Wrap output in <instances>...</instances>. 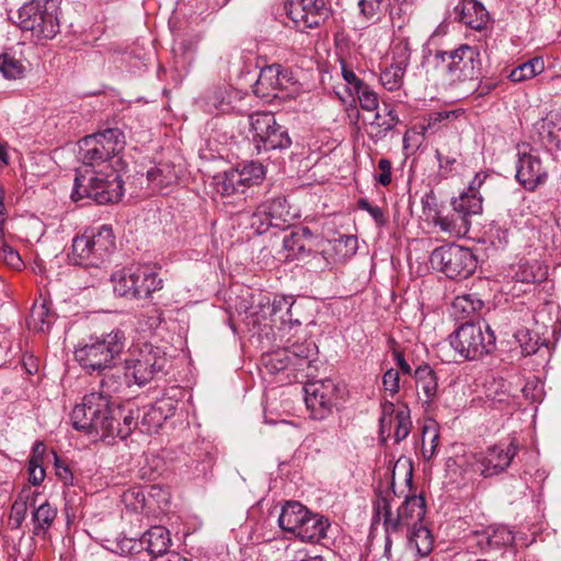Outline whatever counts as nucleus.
I'll return each mask as SVG.
<instances>
[{
	"label": "nucleus",
	"instance_id": "nucleus-1",
	"mask_svg": "<svg viewBox=\"0 0 561 561\" xmlns=\"http://www.w3.org/2000/svg\"><path fill=\"white\" fill-rule=\"evenodd\" d=\"M70 420L73 428L94 440L113 439L115 407L105 394H85L82 402L73 407Z\"/></svg>",
	"mask_w": 561,
	"mask_h": 561
},
{
	"label": "nucleus",
	"instance_id": "nucleus-2",
	"mask_svg": "<svg viewBox=\"0 0 561 561\" xmlns=\"http://www.w3.org/2000/svg\"><path fill=\"white\" fill-rule=\"evenodd\" d=\"M122 170L85 168L75 179L71 198L75 202L90 198L100 205L119 202L124 194Z\"/></svg>",
	"mask_w": 561,
	"mask_h": 561
},
{
	"label": "nucleus",
	"instance_id": "nucleus-3",
	"mask_svg": "<svg viewBox=\"0 0 561 561\" xmlns=\"http://www.w3.org/2000/svg\"><path fill=\"white\" fill-rule=\"evenodd\" d=\"M126 145L125 136L118 128L85 136L79 141L80 158L87 168L124 169L119 157Z\"/></svg>",
	"mask_w": 561,
	"mask_h": 561
},
{
	"label": "nucleus",
	"instance_id": "nucleus-4",
	"mask_svg": "<svg viewBox=\"0 0 561 561\" xmlns=\"http://www.w3.org/2000/svg\"><path fill=\"white\" fill-rule=\"evenodd\" d=\"M115 249V236L110 225L87 227L72 239L69 262L79 266H96Z\"/></svg>",
	"mask_w": 561,
	"mask_h": 561
},
{
	"label": "nucleus",
	"instance_id": "nucleus-5",
	"mask_svg": "<svg viewBox=\"0 0 561 561\" xmlns=\"http://www.w3.org/2000/svg\"><path fill=\"white\" fill-rule=\"evenodd\" d=\"M125 334L113 330L101 336H91L75 351V358L87 371H102L112 368L125 347Z\"/></svg>",
	"mask_w": 561,
	"mask_h": 561
},
{
	"label": "nucleus",
	"instance_id": "nucleus-6",
	"mask_svg": "<svg viewBox=\"0 0 561 561\" xmlns=\"http://www.w3.org/2000/svg\"><path fill=\"white\" fill-rule=\"evenodd\" d=\"M113 290L117 296L146 299L162 289L163 280L153 266L134 265L115 272L111 276Z\"/></svg>",
	"mask_w": 561,
	"mask_h": 561
},
{
	"label": "nucleus",
	"instance_id": "nucleus-7",
	"mask_svg": "<svg viewBox=\"0 0 561 561\" xmlns=\"http://www.w3.org/2000/svg\"><path fill=\"white\" fill-rule=\"evenodd\" d=\"M425 516V500L421 495L407 496L393 515L388 496L379 495L374 503V520L381 522L387 534L397 533L403 527L422 524Z\"/></svg>",
	"mask_w": 561,
	"mask_h": 561
},
{
	"label": "nucleus",
	"instance_id": "nucleus-8",
	"mask_svg": "<svg viewBox=\"0 0 561 561\" xmlns=\"http://www.w3.org/2000/svg\"><path fill=\"white\" fill-rule=\"evenodd\" d=\"M495 340L489 324L473 321H466L449 335L450 346L467 360H476L492 353Z\"/></svg>",
	"mask_w": 561,
	"mask_h": 561
},
{
	"label": "nucleus",
	"instance_id": "nucleus-9",
	"mask_svg": "<svg viewBox=\"0 0 561 561\" xmlns=\"http://www.w3.org/2000/svg\"><path fill=\"white\" fill-rule=\"evenodd\" d=\"M435 60L442 64L446 80L449 83L472 80L478 78L480 73V53L476 47L467 44L449 51H436Z\"/></svg>",
	"mask_w": 561,
	"mask_h": 561
},
{
	"label": "nucleus",
	"instance_id": "nucleus-10",
	"mask_svg": "<svg viewBox=\"0 0 561 561\" xmlns=\"http://www.w3.org/2000/svg\"><path fill=\"white\" fill-rule=\"evenodd\" d=\"M431 264L448 278H467L477 268V259L472 252L457 244H447L435 249L431 255Z\"/></svg>",
	"mask_w": 561,
	"mask_h": 561
},
{
	"label": "nucleus",
	"instance_id": "nucleus-11",
	"mask_svg": "<svg viewBox=\"0 0 561 561\" xmlns=\"http://www.w3.org/2000/svg\"><path fill=\"white\" fill-rule=\"evenodd\" d=\"M167 363L158 347L145 344L126 359V376H131L135 383L142 386L151 381Z\"/></svg>",
	"mask_w": 561,
	"mask_h": 561
},
{
	"label": "nucleus",
	"instance_id": "nucleus-12",
	"mask_svg": "<svg viewBox=\"0 0 561 561\" xmlns=\"http://www.w3.org/2000/svg\"><path fill=\"white\" fill-rule=\"evenodd\" d=\"M305 403L316 420H322L331 412L337 397V386L332 379L310 380L302 387Z\"/></svg>",
	"mask_w": 561,
	"mask_h": 561
},
{
	"label": "nucleus",
	"instance_id": "nucleus-13",
	"mask_svg": "<svg viewBox=\"0 0 561 561\" xmlns=\"http://www.w3.org/2000/svg\"><path fill=\"white\" fill-rule=\"evenodd\" d=\"M280 371V358L277 353L263 354L261 357V377L266 383L264 420L265 423L276 425L279 421L277 402V381Z\"/></svg>",
	"mask_w": 561,
	"mask_h": 561
},
{
	"label": "nucleus",
	"instance_id": "nucleus-14",
	"mask_svg": "<svg viewBox=\"0 0 561 561\" xmlns=\"http://www.w3.org/2000/svg\"><path fill=\"white\" fill-rule=\"evenodd\" d=\"M284 9L294 26L300 31L319 26L330 15L327 0H287Z\"/></svg>",
	"mask_w": 561,
	"mask_h": 561
},
{
	"label": "nucleus",
	"instance_id": "nucleus-15",
	"mask_svg": "<svg viewBox=\"0 0 561 561\" xmlns=\"http://www.w3.org/2000/svg\"><path fill=\"white\" fill-rule=\"evenodd\" d=\"M515 455L516 448L513 444L494 445L485 451L471 454L468 463L481 476L492 477L505 471Z\"/></svg>",
	"mask_w": 561,
	"mask_h": 561
},
{
	"label": "nucleus",
	"instance_id": "nucleus-16",
	"mask_svg": "<svg viewBox=\"0 0 561 561\" xmlns=\"http://www.w3.org/2000/svg\"><path fill=\"white\" fill-rule=\"evenodd\" d=\"M548 176V171L543 167L541 158L537 150L529 145L518 147V163L516 170L517 181L528 191H534L542 184Z\"/></svg>",
	"mask_w": 561,
	"mask_h": 561
},
{
	"label": "nucleus",
	"instance_id": "nucleus-17",
	"mask_svg": "<svg viewBox=\"0 0 561 561\" xmlns=\"http://www.w3.org/2000/svg\"><path fill=\"white\" fill-rule=\"evenodd\" d=\"M380 432L390 433L392 425L394 426V439L401 442L409 435L411 431L410 413L407 408L396 411L393 403L387 402L382 405V414L379 419Z\"/></svg>",
	"mask_w": 561,
	"mask_h": 561
},
{
	"label": "nucleus",
	"instance_id": "nucleus-18",
	"mask_svg": "<svg viewBox=\"0 0 561 561\" xmlns=\"http://www.w3.org/2000/svg\"><path fill=\"white\" fill-rule=\"evenodd\" d=\"M251 127L266 149H274L280 145V135L275 115L270 112L256 113L250 117Z\"/></svg>",
	"mask_w": 561,
	"mask_h": 561
},
{
	"label": "nucleus",
	"instance_id": "nucleus-19",
	"mask_svg": "<svg viewBox=\"0 0 561 561\" xmlns=\"http://www.w3.org/2000/svg\"><path fill=\"white\" fill-rule=\"evenodd\" d=\"M280 66L273 64L264 67L253 87V92L264 102L277 99L280 92Z\"/></svg>",
	"mask_w": 561,
	"mask_h": 561
},
{
	"label": "nucleus",
	"instance_id": "nucleus-20",
	"mask_svg": "<svg viewBox=\"0 0 561 561\" xmlns=\"http://www.w3.org/2000/svg\"><path fill=\"white\" fill-rule=\"evenodd\" d=\"M455 13L461 23L476 31L484 28L490 20L489 12L478 0H460Z\"/></svg>",
	"mask_w": 561,
	"mask_h": 561
},
{
	"label": "nucleus",
	"instance_id": "nucleus-21",
	"mask_svg": "<svg viewBox=\"0 0 561 561\" xmlns=\"http://www.w3.org/2000/svg\"><path fill=\"white\" fill-rule=\"evenodd\" d=\"M329 526L330 523L327 518L309 511L308 516L301 520L293 535L300 539L298 543H301V547H304L306 541L317 542L323 539L327 536Z\"/></svg>",
	"mask_w": 561,
	"mask_h": 561
},
{
	"label": "nucleus",
	"instance_id": "nucleus-22",
	"mask_svg": "<svg viewBox=\"0 0 561 561\" xmlns=\"http://www.w3.org/2000/svg\"><path fill=\"white\" fill-rule=\"evenodd\" d=\"M310 239L307 228L295 227L283 237V262L294 261L305 256Z\"/></svg>",
	"mask_w": 561,
	"mask_h": 561
},
{
	"label": "nucleus",
	"instance_id": "nucleus-23",
	"mask_svg": "<svg viewBox=\"0 0 561 561\" xmlns=\"http://www.w3.org/2000/svg\"><path fill=\"white\" fill-rule=\"evenodd\" d=\"M140 409L129 405L115 408V422L113 439L118 437L125 439L139 425Z\"/></svg>",
	"mask_w": 561,
	"mask_h": 561
},
{
	"label": "nucleus",
	"instance_id": "nucleus-24",
	"mask_svg": "<svg viewBox=\"0 0 561 561\" xmlns=\"http://www.w3.org/2000/svg\"><path fill=\"white\" fill-rule=\"evenodd\" d=\"M413 377L416 389L423 394L424 402L431 403L436 398L438 391L436 373L428 364H423L416 367Z\"/></svg>",
	"mask_w": 561,
	"mask_h": 561
},
{
	"label": "nucleus",
	"instance_id": "nucleus-25",
	"mask_svg": "<svg viewBox=\"0 0 561 561\" xmlns=\"http://www.w3.org/2000/svg\"><path fill=\"white\" fill-rule=\"evenodd\" d=\"M141 543L147 546V551L153 558L162 556L171 546L170 531L163 526H153L142 535Z\"/></svg>",
	"mask_w": 561,
	"mask_h": 561
},
{
	"label": "nucleus",
	"instance_id": "nucleus-26",
	"mask_svg": "<svg viewBox=\"0 0 561 561\" xmlns=\"http://www.w3.org/2000/svg\"><path fill=\"white\" fill-rule=\"evenodd\" d=\"M483 308L484 302L477 294H463L454 299L451 314L457 320H468L480 313Z\"/></svg>",
	"mask_w": 561,
	"mask_h": 561
},
{
	"label": "nucleus",
	"instance_id": "nucleus-27",
	"mask_svg": "<svg viewBox=\"0 0 561 561\" xmlns=\"http://www.w3.org/2000/svg\"><path fill=\"white\" fill-rule=\"evenodd\" d=\"M401 57L400 61L391 64L380 73V82L388 91L399 90L403 84V77L410 57L407 44H404Z\"/></svg>",
	"mask_w": 561,
	"mask_h": 561
},
{
	"label": "nucleus",
	"instance_id": "nucleus-28",
	"mask_svg": "<svg viewBox=\"0 0 561 561\" xmlns=\"http://www.w3.org/2000/svg\"><path fill=\"white\" fill-rule=\"evenodd\" d=\"M435 226H438L443 232L448 233L451 237H462L469 231L471 221L462 213L453 210L448 215H440L434 219Z\"/></svg>",
	"mask_w": 561,
	"mask_h": 561
},
{
	"label": "nucleus",
	"instance_id": "nucleus-29",
	"mask_svg": "<svg viewBox=\"0 0 561 561\" xmlns=\"http://www.w3.org/2000/svg\"><path fill=\"white\" fill-rule=\"evenodd\" d=\"M55 320V312L50 309L49 304L43 299L34 302L27 320V325L31 330L37 332H48Z\"/></svg>",
	"mask_w": 561,
	"mask_h": 561
},
{
	"label": "nucleus",
	"instance_id": "nucleus-30",
	"mask_svg": "<svg viewBox=\"0 0 561 561\" xmlns=\"http://www.w3.org/2000/svg\"><path fill=\"white\" fill-rule=\"evenodd\" d=\"M286 352V362L293 363L294 365H298L299 369H304L305 367H310V357L313 355L316 345L312 342H290L287 340V345L283 347Z\"/></svg>",
	"mask_w": 561,
	"mask_h": 561
},
{
	"label": "nucleus",
	"instance_id": "nucleus-31",
	"mask_svg": "<svg viewBox=\"0 0 561 561\" xmlns=\"http://www.w3.org/2000/svg\"><path fill=\"white\" fill-rule=\"evenodd\" d=\"M38 495L39 492L30 486L22 489L11 507L10 520L14 527H20L25 519L28 505L35 507Z\"/></svg>",
	"mask_w": 561,
	"mask_h": 561
},
{
	"label": "nucleus",
	"instance_id": "nucleus-32",
	"mask_svg": "<svg viewBox=\"0 0 561 561\" xmlns=\"http://www.w3.org/2000/svg\"><path fill=\"white\" fill-rule=\"evenodd\" d=\"M147 180L153 190H162L178 181V172L172 163H159L147 171Z\"/></svg>",
	"mask_w": 561,
	"mask_h": 561
},
{
	"label": "nucleus",
	"instance_id": "nucleus-33",
	"mask_svg": "<svg viewBox=\"0 0 561 561\" xmlns=\"http://www.w3.org/2000/svg\"><path fill=\"white\" fill-rule=\"evenodd\" d=\"M45 4L38 0H32L24 3L16 12L15 18H12L14 23L24 31H32L36 28L35 22L41 20V12Z\"/></svg>",
	"mask_w": 561,
	"mask_h": 561
},
{
	"label": "nucleus",
	"instance_id": "nucleus-34",
	"mask_svg": "<svg viewBox=\"0 0 561 561\" xmlns=\"http://www.w3.org/2000/svg\"><path fill=\"white\" fill-rule=\"evenodd\" d=\"M36 28L32 31V36L37 41L51 39L59 32V21L54 11H49L45 5L41 12V20L35 22Z\"/></svg>",
	"mask_w": 561,
	"mask_h": 561
},
{
	"label": "nucleus",
	"instance_id": "nucleus-35",
	"mask_svg": "<svg viewBox=\"0 0 561 561\" xmlns=\"http://www.w3.org/2000/svg\"><path fill=\"white\" fill-rule=\"evenodd\" d=\"M308 512L309 510L297 501L283 503V531L293 534L308 516Z\"/></svg>",
	"mask_w": 561,
	"mask_h": 561
},
{
	"label": "nucleus",
	"instance_id": "nucleus-36",
	"mask_svg": "<svg viewBox=\"0 0 561 561\" xmlns=\"http://www.w3.org/2000/svg\"><path fill=\"white\" fill-rule=\"evenodd\" d=\"M214 187L221 196L243 193L238 170L229 169L214 176Z\"/></svg>",
	"mask_w": 561,
	"mask_h": 561
},
{
	"label": "nucleus",
	"instance_id": "nucleus-37",
	"mask_svg": "<svg viewBox=\"0 0 561 561\" xmlns=\"http://www.w3.org/2000/svg\"><path fill=\"white\" fill-rule=\"evenodd\" d=\"M56 516L57 510L55 507H53L47 501L41 503L32 514L34 535L44 536L51 527Z\"/></svg>",
	"mask_w": 561,
	"mask_h": 561
},
{
	"label": "nucleus",
	"instance_id": "nucleus-38",
	"mask_svg": "<svg viewBox=\"0 0 561 561\" xmlns=\"http://www.w3.org/2000/svg\"><path fill=\"white\" fill-rule=\"evenodd\" d=\"M453 210L462 213L468 218L482 213V197L476 193H461L451 201Z\"/></svg>",
	"mask_w": 561,
	"mask_h": 561
},
{
	"label": "nucleus",
	"instance_id": "nucleus-39",
	"mask_svg": "<svg viewBox=\"0 0 561 561\" xmlns=\"http://www.w3.org/2000/svg\"><path fill=\"white\" fill-rule=\"evenodd\" d=\"M412 534L409 537V546L416 550L420 557H425L433 550L434 539L428 528L422 524L412 528Z\"/></svg>",
	"mask_w": 561,
	"mask_h": 561
},
{
	"label": "nucleus",
	"instance_id": "nucleus-40",
	"mask_svg": "<svg viewBox=\"0 0 561 561\" xmlns=\"http://www.w3.org/2000/svg\"><path fill=\"white\" fill-rule=\"evenodd\" d=\"M398 117L392 110H389L385 116L379 113H375L374 119L370 122L371 133L370 136L375 140L382 139L386 137L388 131H390L397 124Z\"/></svg>",
	"mask_w": 561,
	"mask_h": 561
},
{
	"label": "nucleus",
	"instance_id": "nucleus-41",
	"mask_svg": "<svg viewBox=\"0 0 561 561\" xmlns=\"http://www.w3.org/2000/svg\"><path fill=\"white\" fill-rule=\"evenodd\" d=\"M234 170H238L243 191H245L247 187L261 183L265 176L264 168L259 162H249Z\"/></svg>",
	"mask_w": 561,
	"mask_h": 561
},
{
	"label": "nucleus",
	"instance_id": "nucleus-42",
	"mask_svg": "<svg viewBox=\"0 0 561 561\" xmlns=\"http://www.w3.org/2000/svg\"><path fill=\"white\" fill-rule=\"evenodd\" d=\"M164 404L165 403L161 402L159 407L146 405L140 409L141 413L139 424L141 425L142 431L150 432L162 425V421L167 417L162 415Z\"/></svg>",
	"mask_w": 561,
	"mask_h": 561
},
{
	"label": "nucleus",
	"instance_id": "nucleus-43",
	"mask_svg": "<svg viewBox=\"0 0 561 561\" xmlns=\"http://www.w3.org/2000/svg\"><path fill=\"white\" fill-rule=\"evenodd\" d=\"M543 70V61L540 58H533L527 62L514 68L508 78L513 82H522L525 80H529L535 76L541 73Z\"/></svg>",
	"mask_w": 561,
	"mask_h": 561
},
{
	"label": "nucleus",
	"instance_id": "nucleus-44",
	"mask_svg": "<svg viewBox=\"0 0 561 561\" xmlns=\"http://www.w3.org/2000/svg\"><path fill=\"white\" fill-rule=\"evenodd\" d=\"M496 536L489 529V527L482 530L473 531L469 537L468 541L471 546H477L480 550H489L499 548L502 546L503 540H497Z\"/></svg>",
	"mask_w": 561,
	"mask_h": 561
},
{
	"label": "nucleus",
	"instance_id": "nucleus-45",
	"mask_svg": "<svg viewBox=\"0 0 561 561\" xmlns=\"http://www.w3.org/2000/svg\"><path fill=\"white\" fill-rule=\"evenodd\" d=\"M0 72L9 80H16L24 77L25 67L20 60L3 54L0 56Z\"/></svg>",
	"mask_w": 561,
	"mask_h": 561
},
{
	"label": "nucleus",
	"instance_id": "nucleus-46",
	"mask_svg": "<svg viewBox=\"0 0 561 561\" xmlns=\"http://www.w3.org/2000/svg\"><path fill=\"white\" fill-rule=\"evenodd\" d=\"M287 325L289 330L294 327H300L304 322L309 321V314L305 311L304 300H293L286 312Z\"/></svg>",
	"mask_w": 561,
	"mask_h": 561
},
{
	"label": "nucleus",
	"instance_id": "nucleus-47",
	"mask_svg": "<svg viewBox=\"0 0 561 561\" xmlns=\"http://www.w3.org/2000/svg\"><path fill=\"white\" fill-rule=\"evenodd\" d=\"M439 442V434L434 430H430L427 427L423 431L422 437V455L424 459H432L436 453V448Z\"/></svg>",
	"mask_w": 561,
	"mask_h": 561
},
{
	"label": "nucleus",
	"instance_id": "nucleus-48",
	"mask_svg": "<svg viewBox=\"0 0 561 561\" xmlns=\"http://www.w3.org/2000/svg\"><path fill=\"white\" fill-rule=\"evenodd\" d=\"M124 386V379L121 375L107 374L104 375L101 382V391L98 393L105 394L110 400L112 394L119 392Z\"/></svg>",
	"mask_w": 561,
	"mask_h": 561
},
{
	"label": "nucleus",
	"instance_id": "nucleus-49",
	"mask_svg": "<svg viewBox=\"0 0 561 561\" xmlns=\"http://www.w3.org/2000/svg\"><path fill=\"white\" fill-rule=\"evenodd\" d=\"M359 105L364 111L375 112L379 106L378 96L367 84L356 92Z\"/></svg>",
	"mask_w": 561,
	"mask_h": 561
},
{
	"label": "nucleus",
	"instance_id": "nucleus-50",
	"mask_svg": "<svg viewBox=\"0 0 561 561\" xmlns=\"http://www.w3.org/2000/svg\"><path fill=\"white\" fill-rule=\"evenodd\" d=\"M465 112L462 108L451 110V111H440L434 112L428 117V127L435 128L437 124L444 122H450L463 116Z\"/></svg>",
	"mask_w": 561,
	"mask_h": 561
},
{
	"label": "nucleus",
	"instance_id": "nucleus-51",
	"mask_svg": "<svg viewBox=\"0 0 561 561\" xmlns=\"http://www.w3.org/2000/svg\"><path fill=\"white\" fill-rule=\"evenodd\" d=\"M382 386L385 391L390 396L393 397L398 393L400 389V376L399 371L390 368L388 369L382 377Z\"/></svg>",
	"mask_w": 561,
	"mask_h": 561
},
{
	"label": "nucleus",
	"instance_id": "nucleus-52",
	"mask_svg": "<svg viewBox=\"0 0 561 561\" xmlns=\"http://www.w3.org/2000/svg\"><path fill=\"white\" fill-rule=\"evenodd\" d=\"M0 260H3L8 265L13 268H20L22 265V260L20 254L10 245L4 242L0 245Z\"/></svg>",
	"mask_w": 561,
	"mask_h": 561
},
{
	"label": "nucleus",
	"instance_id": "nucleus-53",
	"mask_svg": "<svg viewBox=\"0 0 561 561\" xmlns=\"http://www.w3.org/2000/svg\"><path fill=\"white\" fill-rule=\"evenodd\" d=\"M379 173L375 176V180L382 186H388L392 181V167L391 161L382 158L378 162Z\"/></svg>",
	"mask_w": 561,
	"mask_h": 561
},
{
	"label": "nucleus",
	"instance_id": "nucleus-54",
	"mask_svg": "<svg viewBox=\"0 0 561 561\" xmlns=\"http://www.w3.org/2000/svg\"><path fill=\"white\" fill-rule=\"evenodd\" d=\"M422 206L424 213L432 217V220L436 219L437 216H440L438 211V204H437V197L433 191H430L422 197Z\"/></svg>",
	"mask_w": 561,
	"mask_h": 561
},
{
	"label": "nucleus",
	"instance_id": "nucleus-55",
	"mask_svg": "<svg viewBox=\"0 0 561 561\" xmlns=\"http://www.w3.org/2000/svg\"><path fill=\"white\" fill-rule=\"evenodd\" d=\"M436 158L438 160L439 171L443 176H448L457 163V154H444L440 150H436Z\"/></svg>",
	"mask_w": 561,
	"mask_h": 561
},
{
	"label": "nucleus",
	"instance_id": "nucleus-56",
	"mask_svg": "<svg viewBox=\"0 0 561 561\" xmlns=\"http://www.w3.org/2000/svg\"><path fill=\"white\" fill-rule=\"evenodd\" d=\"M382 0H358L360 13L367 18H374L380 10Z\"/></svg>",
	"mask_w": 561,
	"mask_h": 561
},
{
	"label": "nucleus",
	"instance_id": "nucleus-57",
	"mask_svg": "<svg viewBox=\"0 0 561 561\" xmlns=\"http://www.w3.org/2000/svg\"><path fill=\"white\" fill-rule=\"evenodd\" d=\"M284 551L285 558H290V553H299L301 556L299 561H322L320 557H308L305 548L301 547V543H296V541L286 545Z\"/></svg>",
	"mask_w": 561,
	"mask_h": 561
},
{
	"label": "nucleus",
	"instance_id": "nucleus-58",
	"mask_svg": "<svg viewBox=\"0 0 561 561\" xmlns=\"http://www.w3.org/2000/svg\"><path fill=\"white\" fill-rule=\"evenodd\" d=\"M46 446L43 442H35L32 448V455L28 459V466H43Z\"/></svg>",
	"mask_w": 561,
	"mask_h": 561
},
{
	"label": "nucleus",
	"instance_id": "nucleus-59",
	"mask_svg": "<svg viewBox=\"0 0 561 561\" xmlns=\"http://www.w3.org/2000/svg\"><path fill=\"white\" fill-rule=\"evenodd\" d=\"M342 77L345 82L353 87L355 93L360 90L364 85H366L355 73L353 70L348 69L344 64H342Z\"/></svg>",
	"mask_w": 561,
	"mask_h": 561
},
{
	"label": "nucleus",
	"instance_id": "nucleus-60",
	"mask_svg": "<svg viewBox=\"0 0 561 561\" xmlns=\"http://www.w3.org/2000/svg\"><path fill=\"white\" fill-rule=\"evenodd\" d=\"M344 245L347 249L346 254H354L357 249V239L355 236L344 234L341 236L337 240H335V250L340 247Z\"/></svg>",
	"mask_w": 561,
	"mask_h": 561
},
{
	"label": "nucleus",
	"instance_id": "nucleus-61",
	"mask_svg": "<svg viewBox=\"0 0 561 561\" xmlns=\"http://www.w3.org/2000/svg\"><path fill=\"white\" fill-rule=\"evenodd\" d=\"M285 78H286V81L288 83H290L291 89L286 95H283V100L285 98H295L301 90V85L299 83V73L297 71L296 72L290 71V75L287 76L283 72V79H285Z\"/></svg>",
	"mask_w": 561,
	"mask_h": 561
},
{
	"label": "nucleus",
	"instance_id": "nucleus-62",
	"mask_svg": "<svg viewBox=\"0 0 561 561\" xmlns=\"http://www.w3.org/2000/svg\"><path fill=\"white\" fill-rule=\"evenodd\" d=\"M46 477L43 466H28V481L32 485H39Z\"/></svg>",
	"mask_w": 561,
	"mask_h": 561
},
{
	"label": "nucleus",
	"instance_id": "nucleus-63",
	"mask_svg": "<svg viewBox=\"0 0 561 561\" xmlns=\"http://www.w3.org/2000/svg\"><path fill=\"white\" fill-rule=\"evenodd\" d=\"M486 179V174L484 172H478L471 182L468 185L467 193H476L479 194V190L482 186Z\"/></svg>",
	"mask_w": 561,
	"mask_h": 561
},
{
	"label": "nucleus",
	"instance_id": "nucleus-64",
	"mask_svg": "<svg viewBox=\"0 0 561 561\" xmlns=\"http://www.w3.org/2000/svg\"><path fill=\"white\" fill-rule=\"evenodd\" d=\"M489 529L496 536L497 540H503L502 546L507 545L513 541L512 534L506 528H495L489 527Z\"/></svg>",
	"mask_w": 561,
	"mask_h": 561
}]
</instances>
